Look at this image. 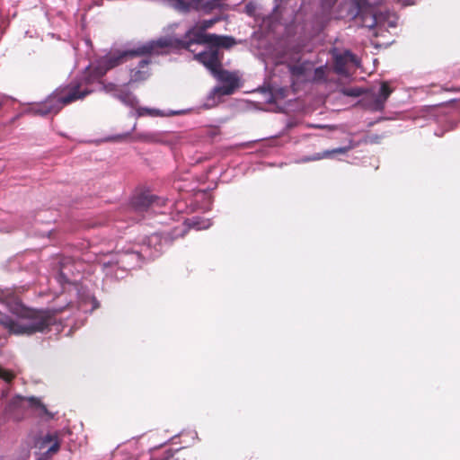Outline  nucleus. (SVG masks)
<instances>
[{
  "instance_id": "1",
  "label": "nucleus",
  "mask_w": 460,
  "mask_h": 460,
  "mask_svg": "<svg viewBox=\"0 0 460 460\" xmlns=\"http://www.w3.org/2000/svg\"><path fill=\"white\" fill-rule=\"evenodd\" d=\"M0 303L6 305L12 313V315H8L0 312V325L14 335H31L43 332L55 322L54 314L61 311L26 307L9 289L0 290Z\"/></svg>"
},
{
  "instance_id": "2",
  "label": "nucleus",
  "mask_w": 460,
  "mask_h": 460,
  "mask_svg": "<svg viewBox=\"0 0 460 460\" xmlns=\"http://www.w3.org/2000/svg\"><path fill=\"white\" fill-rule=\"evenodd\" d=\"M213 23V20L198 22L186 31L182 39L176 36L160 38L149 45V49L155 46H160L164 53L167 48L186 49L194 52L195 50L191 49L193 45H204V50L219 49L220 47L229 48L233 46L234 40L231 37L207 34L205 32ZM146 48L148 49V47Z\"/></svg>"
},
{
  "instance_id": "3",
  "label": "nucleus",
  "mask_w": 460,
  "mask_h": 460,
  "mask_svg": "<svg viewBox=\"0 0 460 460\" xmlns=\"http://www.w3.org/2000/svg\"><path fill=\"white\" fill-rule=\"evenodd\" d=\"M195 59L203 64L218 81L224 84L211 91L204 104L206 108L214 107L219 102L220 96L233 93L238 86V77L234 73L221 69L220 49L202 50L195 55Z\"/></svg>"
},
{
  "instance_id": "4",
  "label": "nucleus",
  "mask_w": 460,
  "mask_h": 460,
  "mask_svg": "<svg viewBox=\"0 0 460 460\" xmlns=\"http://www.w3.org/2000/svg\"><path fill=\"white\" fill-rule=\"evenodd\" d=\"M81 86V84H73L58 88L44 102L34 104L31 111L42 116L57 113L65 105L83 99L90 93L88 90H80Z\"/></svg>"
},
{
  "instance_id": "5",
  "label": "nucleus",
  "mask_w": 460,
  "mask_h": 460,
  "mask_svg": "<svg viewBox=\"0 0 460 460\" xmlns=\"http://www.w3.org/2000/svg\"><path fill=\"white\" fill-rule=\"evenodd\" d=\"M155 40L149 41L143 44L132 50H114L111 51L103 58L97 61L94 67H91L93 72V80L97 79L107 73L110 69L126 62L128 58L135 56H141L146 54H163V49L160 46H155L154 48L147 49L151 43Z\"/></svg>"
},
{
  "instance_id": "6",
  "label": "nucleus",
  "mask_w": 460,
  "mask_h": 460,
  "mask_svg": "<svg viewBox=\"0 0 460 460\" xmlns=\"http://www.w3.org/2000/svg\"><path fill=\"white\" fill-rule=\"evenodd\" d=\"M103 89L107 93H112L118 99H119L125 105L136 109V115L137 117L150 116V117H164L176 114L175 111L165 112L157 109L137 107L138 101L135 95L130 93H119L118 85L114 84H108L103 85Z\"/></svg>"
},
{
  "instance_id": "7",
  "label": "nucleus",
  "mask_w": 460,
  "mask_h": 460,
  "mask_svg": "<svg viewBox=\"0 0 460 460\" xmlns=\"http://www.w3.org/2000/svg\"><path fill=\"white\" fill-rule=\"evenodd\" d=\"M168 4L175 10L188 12L191 9L210 12L219 5L220 0H167Z\"/></svg>"
},
{
  "instance_id": "8",
  "label": "nucleus",
  "mask_w": 460,
  "mask_h": 460,
  "mask_svg": "<svg viewBox=\"0 0 460 460\" xmlns=\"http://www.w3.org/2000/svg\"><path fill=\"white\" fill-rule=\"evenodd\" d=\"M398 17L394 13L379 12L370 16V22L365 21V26L368 28H377L378 31L394 28L397 25Z\"/></svg>"
},
{
  "instance_id": "9",
  "label": "nucleus",
  "mask_w": 460,
  "mask_h": 460,
  "mask_svg": "<svg viewBox=\"0 0 460 460\" xmlns=\"http://www.w3.org/2000/svg\"><path fill=\"white\" fill-rule=\"evenodd\" d=\"M334 68L340 75H349L351 68L359 66L358 58L349 51H345L342 54H336L334 56Z\"/></svg>"
},
{
  "instance_id": "10",
  "label": "nucleus",
  "mask_w": 460,
  "mask_h": 460,
  "mask_svg": "<svg viewBox=\"0 0 460 460\" xmlns=\"http://www.w3.org/2000/svg\"><path fill=\"white\" fill-rule=\"evenodd\" d=\"M165 202L166 199L147 192L138 194L132 199V206L138 211H144L155 207H162L165 205Z\"/></svg>"
},
{
  "instance_id": "11",
  "label": "nucleus",
  "mask_w": 460,
  "mask_h": 460,
  "mask_svg": "<svg viewBox=\"0 0 460 460\" xmlns=\"http://www.w3.org/2000/svg\"><path fill=\"white\" fill-rule=\"evenodd\" d=\"M9 407L12 410H26L29 408L41 411L46 410L45 406L40 402V401L34 396L24 397L16 395L10 401Z\"/></svg>"
},
{
  "instance_id": "12",
  "label": "nucleus",
  "mask_w": 460,
  "mask_h": 460,
  "mask_svg": "<svg viewBox=\"0 0 460 460\" xmlns=\"http://www.w3.org/2000/svg\"><path fill=\"white\" fill-rule=\"evenodd\" d=\"M34 447L40 450L47 449L43 456L48 458L59 449V442L55 435L47 434L34 442Z\"/></svg>"
},
{
  "instance_id": "13",
  "label": "nucleus",
  "mask_w": 460,
  "mask_h": 460,
  "mask_svg": "<svg viewBox=\"0 0 460 460\" xmlns=\"http://www.w3.org/2000/svg\"><path fill=\"white\" fill-rule=\"evenodd\" d=\"M149 62L148 58H143L137 63V66L131 68L129 83L142 82L149 77Z\"/></svg>"
},
{
  "instance_id": "14",
  "label": "nucleus",
  "mask_w": 460,
  "mask_h": 460,
  "mask_svg": "<svg viewBox=\"0 0 460 460\" xmlns=\"http://www.w3.org/2000/svg\"><path fill=\"white\" fill-rule=\"evenodd\" d=\"M392 92L393 90L389 87L387 83H382L378 92L373 94L371 109L375 111H381Z\"/></svg>"
},
{
  "instance_id": "15",
  "label": "nucleus",
  "mask_w": 460,
  "mask_h": 460,
  "mask_svg": "<svg viewBox=\"0 0 460 460\" xmlns=\"http://www.w3.org/2000/svg\"><path fill=\"white\" fill-rule=\"evenodd\" d=\"M349 149V147H339V148H335L332 150H327V151L323 152V154H316L313 157L306 158L304 161L321 160L323 158H328L336 154H345Z\"/></svg>"
},
{
  "instance_id": "16",
  "label": "nucleus",
  "mask_w": 460,
  "mask_h": 460,
  "mask_svg": "<svg viewBox=\"0 0 460 460\" xmlns=\"http://www.w3.org/2000/svg\"><path fill=\"white\" fill-rule=\"evenodd\" d=\"M309 64H299V65H293L289 66V70L292 73L293 75L296 76H304L305 79L307 78L306 71L308 69Z\"/></svg>"
},
{
  "instance_id": "17",
  "label": "nucleus",
  "mask_w": 460,
  "mask_h": 460,
  "mask_svg": "<svg viewBox=\"0 0 460 460\" xmlns=\"http://www.w3.org/2000/svg\"><path fill=\"white\" fill-rule=\"evenodd\" d=\"M15 373L3 366L0 362V379L9 384L14 378Z\"/></svg>"
},
{
  "instance_id": "18",
  "label": "nucleus",
  "mask_w": 460,
  "mask_h": 460,
  "mask_svg": "<svg viewBox=\"0 0 460 460\" xmlns=\"http://www.w3.org/2000/svg\"><path fill=\"white\" fill-rule=\"evenodd\" d=\"M190 225L196 230H204L208 229L211 226V223L208 219L192 218L190 220Z\"/></svg>"
},
{
  "instance_id": "19",
  "label": "nucleus",
  "mask_w": 460,
  "mask_h": 460,
  "mask_svg": "<svg viewBox=\"0 0 460 460\" xmlns=\"http://www.w3.org/2000/svg\"><path fill=\"white\" fill-rule=\"evenodd\" d=\"M382 0H354L359 9L365 6H372L379 4Z\"/></svg>"
},
{
  "instance_id": "20",
  "label": "nucleus",
  "mask_w": 460,
  "mask_h": 460,
  "mask_svg": "<svg viewBox=\"0 0 460 460\" xmlns=\"http://www.w3.org/2000/svg\"><path fill=\"white\" fill-rule=\"evenodd\" d=\"M324 77V67L321 66L314 70V77L315 80H321Z\"/></svg>"
},
{
  "instance_id": "21",
  "label": "nucleus",
  "mask_w": 460,
  "mask_h": 460,
  "mask_svg": "<svg viewBox=\"0 0 460 460\" xmlns=\"http://www.w3.org/2000/svg\"><path fill=\"white\" fill-rule=\"evenodd\" d=\"M65 270H66V268H65V266L62 264V265H61V272H60V274H59V276H58V281H59V282H61V283H62L63 281H67V277H66V273Z\"/></svg>"
},
{
  "instance_id": "22",
  "label": "nucleus",
  "mask_w": 460,
  "mask_h": 460,
  "mask_svg": "<svg viewBox=\"0 0 460 460\" xmlns=\"http://www.w3.org/2000/svg\"><path fill=\"white\" fill-rule=\"evenodd\" d=\"M87 301H90V302H92L93 304H95V300H94L93 297H91L90 296H87L86 297H82V298H81V302H80V305H79V307H80V308H82V309H84V310H85V309L84 308V304H85Z\"/></svg>"
},
{
  "instance_id": "23",
  "label": "nucleus",
  "mask_w": 460,
  "mask_h": 460,
  "mask_svg": "<svg viewBox=\"0 0 460 460\" xmlns=\"http://www.w3.org/2000/svg\"><path fill=\"white\" fill-rule=\"evenodd\" d=\"M403 5H411L416 4L417 0H398Z\"/></svg>"
},
{
  "instance_id": "24",
  "label": "nucleus",
  "mask_w": 460,
  "mask_h": 460,
  "mask_svg": "<svg viewBox=\"0 0 460 460\" xmlns=\"http://www.w3.org/2000/svg\"><path fill=\"white\" fill-rule=\"evenodd\" d=\"M349 95H358V91H351L350 93H348Z\"/></svg>"
},
{
  "instance_id": "25",
  "label": "nucleus",
  "mask_w": 460,
  "mask_h": 460,
  "mask_svg": "<svg viewBox=\"0 0 460 460\" xmlns=\"http://www.w3.org/2000/svg\"><path fill=\"white\" fill-rule=\"evenodd\" d=\"M287 61H288V59L286 58H283V59L280 60L279 62L282 63V62H287Z\"/></svg>"
}]
</instances>
